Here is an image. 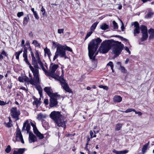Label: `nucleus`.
Returning a JSON list of instances; mask_svg holds the SVG:
<instances>
[{"instance_id":"obj_8","label":"nucleus","mask_w":154,"mask_h":154,"mask_svg":"<svg viewBox=\"0 0 154 154\" xmlns=\"http://www.w3.org/2000/svg\"><path fill=\"white\" fill-rule=\"evenodd\" d=\"M11 113L13 118L15 119L16 121L19 120V116L20 112L19 110H17V107L12 108L11 109Z\"/></svg>"},{"instance_id":"obj_18","label":"nucleus","mask_w":154,"mask_h":154,"mask_svg":"<svg viewBox=\"0 0 154 154\" xmlns=\"http://www.w3.org/2000/svg\"><path fill=\"white\" fill-rule=\"evenodd\" d=\"M46 117V115L42 113L38 114L37 116V119L39 120H43Z\"/></svg>"},{"instance_id":"obj_35","label":"nucleus","mask_w":154,"mask_h":154,"mask_svg":"<svg viewBox=\"0 0 154 154\" xmlns=\"http://www.w3.org/2000/svg\"><path fill=\"white\" fill-rule=\"evenodd\" d=\"M120 69L121 71V72L123 73H126L127 72V70L125 68L122 66L121 65L120 66Z\"/></svg>"},{"instance_id":"obj_11","label":"nucleus","mask_w":154,"mask_h":154,"mask_svg":"<svg viewBox=\"0 0 154 154\" xmlns=\"http://www.w3.org/2000/svg\"><path fill=\"white\" fill-rule=\"evenodd\" d=\"M16 139L17 141H21L22 143H24V141L20 130L18 128L16 131Z\"/></svg>"},{"instance_id":"obj_5","label":"nucleus","mask_w":154,"mask_h":154,"mask_svg":"<svg viewBox=\"0 0 154 154\" xmlns=\"http://www.w3.org/2000/svg\"><path fill=\"white\" fill-rule=\"evenodd\" d=\"M59 56L61 57H63L65 59L68 58L66 56L64 47L63 45L58 44L57 47V50L55 55L53 58V60H54Z\"/></svg>"},{"instance_id":"obj_64","label":"nucleus","mask_w":154,"mask_h":154,"mask_svg":"<svg viewBox=\"0 0 154 154\" xmlns=\"http://www.w3.org/2000/svg\"><path fill=\"white\" fill-rule=\"evenodd\" d=\"M31 10L33 12V14L36 12V11H35L34 9V8H32L31 9Z\"/></svg>"},{"instance_id":"obj_63","label":"nucleus","mask_w":154,"mask_h":154,"mask_svg":"<svg viewBox=\"0 0 154 154\" xmlns=\"http://www.w3.org/2000/svg\"><path fill=\"white\" fill-rule=\"evenodd\" d=\"M129 61V59L128 58H127L125 61V63L126 64H127L128 63Z\"/></svg>"},{"instance_id":"obj_13","label":"nucleus","mask_w":154,"mask_h":154,"mask_svg":"<svg viewBox=\"0 0 154 154\" xmlns=\"http://www.w3.org/2000/svg\"><path fill=\"white\" fill-rule=\"evenodd\" d=\"M44 90L50 97H56L57 96V93H52V90L50 87H45L44 88Z\"/></svg>"},{"instance_id":"obj_29","label":"nucleus","mask_w":154,"mask_h":154,"mask_svg":"<svg viewBox=\"0 0 154 154\" xmlns=\"http://www.w3.org/2000/svg\"><path fill=\"white\" fill-rule=\"evenodd\" d=\"M154 13L151 11H149L145 15V18L147 19L150 18L152 17Z\"/></svg>"},{"instance_id":"obj_30","label":"nucleus","mask_w":154,"mask_h":154,"mask_svg":"<svg viewBox=\"0 0 154 154\" xmlns=\"http://www.w3.org/2000/svg\"><path fill=\"white\" fill-rule=\"evenodd\" d=\"M122 124L118 123L115 126V130L116 131L119 130L122 128Z\"/></svg>"},{"instance_id":"obj_58","label":"nucleus","mask_w":154,"mask_h":154,"mask_svg":"<svg viewBox=\"0 0 154 154\" xmlns=\"http://www.w3.org/2000/svg\"><path fill=\"white\" fill-rule=\"evenodd\" d=\"M38 91L39 92V95H40V97L42 96V89H38Z\"/></svg>"},{"instance_id":"obj_26","label":"nucleus","mask_w":154,"mask_h":154,"mask_svg":"<svg viewBox=\"0 0 154 154\" xmlns=\"http://www.w3.org/2000/svg\"><path fill=\"white\" fill-rule=\"evenodd\" d=\"M149 142H148L147 143L145 144L143 146L142 149V152L143 154L145 153L147 150L148 146L149 145Z\"/></svg>"},{"instance_id":"obj_20","label":"nucleus","mask_w":154,"mask_h":154,"mask_svg":"<svg viewBox=\"0 0 154 154\" xmlns=\"http://www.w3.org/2000/svg\"><path fill=\"white\" fill-rule=\"evenodd\" d=\"M122 98L120 96L115 95L113 98V100L114 102L119 103L122 100Z\"/></svg>"},{"instance_id":"obj_55","label":"nucleus","mask_w":154,"mask_h":154,"mask_svg":"<svg viewBox=\"0 0 154 154\" xmlns=\"http://www.w3.org/2000/svg\"><path fill=\"white\" fill-rule=\"evenodd\" d=\"M135 112V113L136 114H138L139 116H141L142 115V113L140 112H137L135 110V111H134Z\"/></svg>"},{"instance_id":"obj_10","label":"nucleus","mask_w":154,"mask_h":154,"mask_svg":"<svg viewBox=\"0 0 154 154\" xmlns=\"http://www.w3.org/2000/svg\"><path fill=\"white\" fill-rule=\"evenodd\" d=\"M131 25H134V29L133 30V33L134 36H136L137 35V34H138L140 32V27L139 26V24L137 22L132 23Z\"/></svg>"},{"instance_id":"obj_61","label":"nucleus","mask_w":154,"mask_h":154,"mask_svg":"<svg viewBox=\"0 0 154 154\" xmlns=\"http://www.w3.org/2000/svg\"><path fill=\"white\" fill-rule=\"evenodd\" d=\"M20 89H22V90H24V91H27V90L26 88L25 87H21L20 88Z\"/></svg>"},{"instance_id":"obj_9","label":"nucleus","mask_w":154,"mask_h":154,"mask_svg":"<svg viewBox=\"0 0 154 154\" xmlns=\"http://www.w3.org/2000/svg\"><path fill=\"white\" fill-rule=\"evenodd\" d=\"M50 116L55 122L62 117L60 112L55 111L52 112L50 114Z\"/></svg>"},{"instance_id":"obj_36","label":"nucleus","mask_w":154,"mask_h":154,"mask_svg":"<svg viewBox=\"0 0 154 154\" xmlns=\"http://www.w3.org/2000/svg\"><path fill=\"white\" fill-rule=\"evenodd\" d=\"M135 110L134 109H131V108H129L127 109L126 111H121L122 112H125V113H128L129 112H134L135 111Z\"/></svg>"},{"instance_id":"obj_24","label":"nucleus","mask_w":154,"mask_h":154,"mask_svg":"<svg viewBox=\"0 0 154 154\" xmlns=\"http://www.w3.org/2000/svg\"><path fill=\"white\" fill-rule=\"evenodd\" d=\"M148 33L150 34L149 39H152L154 38V29H150L148 31Z\"/></svg>"},{"instance_id":"obj_23","label":"nucleus","mask_w":154,"mask_h":154,"mask_svg":"<svg viewBox=\"0 0 154 154\" xmlns=\"http://www.w3.org/2000/svg\"><path fill=\"white\" fill-rule=\"evenodd\" d=\"M44 51H45V55L47 54L49 58L50 59L51 56V53L50 49L46 47L44 49Z\"/></svg>"},{"instance_id":"obj_59","label":"nucleus","mask_w":154,"mask_h":154,"mask_svg":"<svg viewBox=\"0 0 154 154\" xmlns=\"http://www.w3.org/2000/svg\"><path fill=\"white\" fill-rule=\"evenodd\" d=\"M28 82L30 83V84L32 85H33V81L32 78H31L30 79H29V81Z\"/></svg>"},{"instance_id":"obj_31","label":"nucleus","mask_w":154,"mask_h":154,"mask_svg":"<svg viewBox=\"0 0 154 154\" xmlns=\"http://www.w3.org/2000/svg\"><path fill=\"white\" fill-rule=\"evenodd\" d=\"M29 19V18L28 16H26L24 18L23 23L24 26L26 25Z\"/></svg>"},{"instance_id":"obj_15","label":"nucleus","mask_w":154,"mask_h":154,"mask_svg":"<svg viewBox=\"0 0 154 154\" xmlns=\"http://www.w3.org/2000/svg\"><path fill=\"white\" fill-rule=\"evenodd\" d=\"M56 97H50V106L51 107H53L56 105L57 104V99L55 98Z\"/></svg>"},{"instance_id":"obj_34","label":"nucleus","mask_w":154,"mask_h":154,"mask_svg":"<svg viewBox=\"0 0 154 154\" xmlns=\"http://www.w3.org/2000/svg\"><path fill=\"white\" fill-rule=\"evenodd\" d=\"M33 105H36V106L37 107L38 105L40 104V101L37 99H35V101L33 102Z\"/></svg>"},{"instance_id":"obj_4","label":"nucleus","mask_w":154,"mask_h":154,"mask_svg":"<svg viewBox=\"0 0 154 154\" xmlns=\"http://www.w3.org/2000/svg\"><path fill=\"white\" fill-rule=\"evenodd\" d=\"M113 42L114 44H113L112 52L115 54L114 57H116L121 54L124 46L120 42L114 41Z\"/></svg>"},{"instance_id":"obj_14","label":"nucleus","mask_w":154,"mask_h":154,"mask_svg":"<svg viewBox=\"0 0 154 154\" xmlns=\"http://www.w3.org/2000/svg\"><path fill=\"white\" fill-rule=\"evenodd\" d=\"M55 122L57 126L59 127H62L65 128L66 126L65 121L62 117L56 121Z\"/></svg>"},{"instance_id":"obj_37","label":"nucleus","mask_w":154,"mask_h":154,"mask_svg":"<svg viewBox=\"0 0 154 154\" xmlns=\"http://www.w3.org/2000/svg\"><path fill=\"white\" fill-rule=\"evenodd\" d=\"M36 47H40V45L36 40H34L33 41L32 43Z\"/></svg>"},{"instance_id":"obj_57","label":"nucleus","mask_w":154,"mask_h":154,"mask_svg":"<svg viewBox=\"0 0 154 154\" xmlns=\"http://www.w3.org/2000/svg\"><path fill=\"white\" fill-rule=\"evenodd\" d=\"M121 22L122 23V26L121 27V30H122V31H124V25L123 22L121 20Z\"/></svg>"},{"instance_id":"obj_28","label":"nucleus","mask_w":154,"mask_h":154,"mask_svg":"<svg viewBox=\"0 0 154 154\" xmlns=\"http://www.w3.org/2000/svg\"><path fill=\"white\" fill-rule=\"evenodd\" d=\"M100 28L103 30H105L109 28V26L106 23H103L100 25Z\"/></svg>"},{"instance_id":"obj_47","label":"nucleus","mask_w":154,"mask_h":154,"mask_svg":"<svg viewBox=\"0 0 154 154\" xmlns=\"http://www.w3.org/2000/svg\"><path fill=\"white\" fill-rule=\"evenodd\" d=\"M107 66H110L111 68L112 67H113V63L111 61H110L107 64Z\"/></svg>"},{"instance_id":"obj_21","label":"nucleus","mask_w":154,"mask_h":154,"mask_svg":"<svg viewBox=\"0 0 154 154\" xmlns=\"http://www.w3.org/2000/svg\"><path fill=\"white\" fill-rule=\"evenodd\" d=\"M25 151V149L24 148L19 149L18 151L14 150L13 154H23Z\"/></svg>"},{"instance_id":"obj_6","label":"nucleus","mask_w":154,"mask_h":154,"mask_svg":"<svg viewBox=\"0 0 154 154\" xmlns=\"http://www.w3.org/2000/svg\"><path fill=\"white\" fill-rule=\"evenodd\" d=\"M112 45L109 40L103 41L99 48L100 52L103 54L107 53L110 49Z\"/></svg>"},{"instance_id":"obj_52","label":"nucleus","mask_w":154,"mask_h":154,"mask_svg":"<svg viewBox=\"0 0 154 154\" xmlns=\"http://www.w3.org/2000/svg\"><path fill=\"white\" fill-rule=\"evenodd\" d=\"M33 14L34 16L35 17L36 19H39V17L38 16V14L36 12L34 13Z\"/></svg>"},{"instance_id":"obj_32","label":"nucleus","mask_w":154,"mask_h":154,"mask_svg":"<svg viewBox=\"0 0 154 154\" xmlns=\"http://www.w3.org/2000/svg\"><path fill=\"white\" fill-rule=\"evenodd\" d=\"M98 23V22H96L92 24L91 27V31H94Z\"/></svg>"},{"instance_id":"obj_45","label":"nucleus","mask_w":154,"mask_h":154,"mask_svg":"<svg viewBox=\"0 0 154 154\" xmlns=\"http://www.w3.org/2000/svg\"><path fill=\"white\" fill-rule=\"evenodd\" d=\"M41 11L43 12V13H42V14L44 16H45V9L44 8H43V6H42V8H41Z\"/></svg>"},{"instance_id":"obj_44","label":"nucleus","mask_w":154,"mask_h":154,"mask_svg":"<svg viewBox=\"0 0 154 154\" xmlns=\"http://www.w3.org/2000/svg\"><path fill=\"white\" fill-rule=\"evenodd\" d=\"M93 132L92 131H90V134L91 136V138H92L94 137H96V134L93 135Z\"/></svg>"},{"instance_id":"obj_49","label":"nucleus","mask_w":154,"mask_h":154,"mask_svg":"<svg viewBox=\"0 0 154 154\" xmlns=\"http://www.w3.org/2000/svg\"><path fill=\"white\" fill-rule=\"evenodd\" d=\"M18 80L20 82H24V77H19L18 78Z\"/></svg>"},{"instance_id":"obj_38","label":"nucleus","mask_w":154,"mask_h":154,"mask_svg":"<svg viewBox=\"0 0 154 154\" xmlns=\"http://www.w3.org/2000/svg\"><path fill=\"white\" fill-rule=\"evenodd\" d=\"M23 57H27V49H26V47H25L24 48V50H23Z\"/></svg>"},{"instance_id":"obj_27","label":"nucleus","mask_w":154,"mask_h":154,"mask_svg":"<svg viewBox=\"0 0 154 154\" xmlns=\"http://www.w3.org/2000/svg\"><path fill=\"white\" fill-rule=\"evenodd\" d=\"M140 29L142 33L148 32L147 27L145 26L141 25L140 26Z\"/></svg>"},{"instance_id":"obj_3","label":"nucleus","mask_w":154,"mask_h":154,"mask_svg":"<svg viewBox=\"0 0 154 154\" xmlns=\"http://www.w3.org/2000/svg\"><path fill=\"white\" fill-rule=\"evenodd\" d=\"M101 42L102 40L100 38H97L92 40L88 44V55L90 58L92 60H94L95 56L97 54L98 52L96 53L95 55L94 56V54Z\"/></svg>"},{"instance_id":"obj_53","label":"nucleus","mask_w":154,"mask_h":154,"mask_svg":"<svg viewBox=\"0 0 154 154\" xmlns=\"http://www.w3.org/2000/svg\"><path fill=\"white\" fill-rule=\"evenodd\" d=\"M125 50L129 54H130L131 53V51H130L129 48L127 47H125Z\"/></svg>"},{"instance_id":"obj_46","label":"nucleus","mask_w":154,"mask_h":154,"mask_svg":"<svg viewBox=\"0 0 154 154\" xmlns=\"http://www.w3.org/2000/svg\"><path fill=\"white\" fill-rule=\"evenodd\" d=\"M99 87L101 88H103V89H105L106 90H107L108 89V87H107L102 85H100Z\"/></svg>"},{"instance_id":"obj_12","label":"nucleus","mask_w":154,"mask_h":154,"mask_svg":"<svg viewBox=\"0 0 154 154\" xmlns=\"http://www.w3.org/2000/svg\"><path fill=\"white\" fill-rule=\"evenodd\" d=\"M31 125L33 127V130L34 133L38 137L39 139L43 138L44 137L43 134L41 133L38 130L36 126L33 123H32Z\"/></svg>"},{"instance_id":"obj_16","label":"nucleus","mask_w":154,"mask_h":154,"mask_svg":"<svg viewBox=\"0 0 154 154\" xmlns=\"http://www.w3.org/2000/svg\"><path fill=\"white\" fill-rule=\"evenodd\" d=\"M37 141V138L32 133H29V141L31 143Z\"/></svg>"},{"instance_id":"obj_39","label":"nucleus","mask_w":154,"mask_h":154,"mask_svg":"<svg viewBox=\"0 0 154 154\" xmlns=\"http://www.w3.org/2000/svg\"><path fill=\"white\" fill-rule=\"evenodd\" d=\"M11 150V148L10 145H8L5 150V151L8 153H9Z\"/></svg>"},{"instance_id":"obj_7","label":"nucleus","mask_w":154,"mask_h":154,"mask_svg":"<svg viewBox=\"0 0 154 154\" xmlns=\"http://www.w3.org/2000/svg\"><path fill=\"white\" fill-rule=\"evenodd\" d=\"M58 80L65 90L69 93L72 92V91L70 89L68 85L66 82V80L63 77H59Z\"/></svg>"},{"instance_id":"obj_50","label":"nucleus","mask_w":154,"mask_h":154,"mask_svg":"<svg viewBox=\"0 0 154 154\" xmlns=\"http://www.w3.org/2000/svg\"><path fill=\"white\" fill-rule=\"evenodd\" d=\"M6 124V126L7 127L10 128L12 126V124H11V123L8 122L7 123H5Z\"/></svg>"},{"instance_id":"obj_22","label":"nucleus","mask_w":154,"mask_h":154,"mask_svg":"<svg viewBox=\"0 0 154 154\" xmlns=\"http://www.w3.org/2000/svg\"><path fill=\"white\" fill-rule=\"evenodd\" d=\"M142 33V37L140 39L141 42H143L146 40L148 37V32L143 33Z\"/></svg>"},{"instance_id":"obj_60","label":"nucleus","mask_w":154,"mask_h":154,"mask_svg":"<svg viewBox=\"0 0 154 154\" xmlns=\"http://www.w3.org/2000/svg\"><path fill=\"white\" fill-rule=\"evenodd\" d=\"M25 41L23 39L21 41V46L22 47H23L24 46Z\"/></svg>"},{"instance_id":"obj_54","label":"nucleus","mask_w":154,"mask_h":154,"mask_svg":"<svg viewBox=\"0 0 154 154\" xmlns=\"http://www.w3.org/2000/svg\"><path fill=\"white\" fill-rule=\"evenodd\" d=\"M24 82H28L29 81V79L28 78V77H27L26 76H24Z\"/></svg>"},{"instance_id":"obj_56","label":"nucleus","mask_w":154,"mask_h":154,"mask_svg":"<svg viewBox=\"0 0 154 154\" xmlns=\"http://www.w3.org/2000/svg\"><path fill=\"white\" fill-rule=\"evenodd\" d=\"M44 102L46 105H48V99H45L44 100Z\"/></svg>"},{"instance_id":"obj_19","label":"nucleus","mask_w":154,"mask_h":154,"mask_svg":"<svg viewBox=\"0 0 154 154\" xmlns=\"http://www.w3.org/2000/svg\"><path fill=\"white\" fill-rule=\"evenodd\" d=\"M112 152L116 154H125L129 152L128 150H124L123 151H118L114 149L112 151Z\"/></svg>"},{"instance_id":"obj_40","label":"nucleus","mask_w":154,"mask_h":154,"mask_svg":"<svg viewBox=\"0 0 154 154\" xmlns=\"http://www.w3.org/2000/svg\"><path fill=\"white\" fill-rule=\"evenodd\" d=\"M114 28L115 29H117L118 28L117 23L115 21H113Z\"/></svg>"},{"instance_id":"obj_48","label":"nucleus","mask_w":154,"mask_h":154,"mask_svg":"<svg viewBox=\"0 0 154 154\" xmlns=\"http://www.w3.org/2000/svg\"><path fill=\"white\" fill-rule=\"evenodd\" d=\"M64 31V29H58L57 32L59 34H61L62 33H63Z\"/></svg>"},{"instance_id":"obj_1","label":"nucleus","mask_w":154,"mask_h":154,"mask_svg":"<svg viewBox=\"0 0 154 154\" xmlns=\"http://www.w3.org/2000/svg\"><path fill=\"white\" fill-rule=\"evenodd\" d=\"M31 54L32 58V64L33 66V67L29 63L27 57H24V60L26 64L29 66L30 69L32 72L34 76V78L35 82L36 83H38L39 82L38 70L39 68L38 64V63L37 62V59L35 57L34 54L32 51H31Z\"/></svg>"},{"instance_id":"obj_41","label":"nucleus","mask_w":154,"mask_h":154,"mask_svg":"<svg viewBox=\"0 0 154 154\" xmlns=\"http://www.w3.org/2000/svg\"><path fill=\"white\" fill-rule=\"evenodd\" d=\"M63 46L64 47L65 51L67 50L69 51L72 52V50L69 47L67 46L66 45H63Z\"/></svg>"},{"instance_id":"obj_33","label":"nucleus","mask_w":154,"mask_h":154,"mask_svg":"<svg viewBox=\"0 0 154 154\" xmlns=\"http://www.w3.org/2000/svg\"><path fill=\"white\" fill-rule=\"evenodd\" d=\"M23 51V49H22L21 51H19L18 52H16L15 53V55L16 56V59L18 60L19 59V56L20 54L22 53Z\"/></svg>"},{"instance_id":"obj_2","label":"nucleus","mask_w":154,"mask_h":154,"mask_svg":"<svg viewBox=\"0 0 154 154\" xmlns=\"http://www.w3.org/2000/svg\"><path fill=\"white\" fill-rule=\"evenodd\" d=\"M35 56L37 59V61L38 64L40 65L42 70L45 72V74L52 78L55 79L56 75L55 72L59 67L57 64H56L54 63H52L51 64L49 70V71L46 70L43 65V63L42 62L40 58L39 54L37 51H36Z\"/></svg>"},{"instance_id":"obj_51","label":"nucleus","mask_w":154,"mask_h":154,"mask_svg":"<svg viewBox=\"0 0 154 154\" xmlns=\"http://www.w3.org/2000/svg\"><path fill=\"white\" fill-rule=\"evenodd\" d=\"M6 103L3 101L0 100V105L4 106L6 104Z\"/></svg>"},{"instance_id":"obj_42","label":"nucleus","mask_w":154,"mask_h":154,"mask_svg":"<svg viewBox=\"0 0 154 154\" xmlns=\"http://www.w3.org/2000/svg\"><path fill=\"white\" fill-rule=\"evenodd\" d=\"M92 32H93L91 31H90V32H88L87 33L86 35V37H85V40L87 38H88V37H89L91 35V34H92Z\"/></svg>"},{"instance_id":"obj_62","label":"nucleus","mask_w":154,"mask_h":154,"mask_svg":"<svg viewBox=\"0 0 154 154\" xmlns=\"http://www.w3.org/2000/svg\"><path fill=\"white\" fill-rule=\"evenodd\" d=\"M29 35L31 37H32L33 36V35L32 32H31L29 33Z\"/></svg>"},{"instance_id":"obj_43","label":"nucleus","mask_w":154,"mask_h":154,"mask_svg":"<svg viewBox=\"0 0 154 154\" xmlns=\"http://www.w3.org/2000/svg\"><path fill=\"white\" fill-rule=\"evenodd\" d=\"M23 14L24 13L23 12H18L17 14V17H21L23 16Z\"/></svg>"},{"instance_id":"obj_25","label":"nucleus","mask_w":154,"mask_h":154,"mask_svg":"<svg viewBox=\"0 0 154 154\" xmlns=\"http://www.w3.org/2000/svg\"><path fill=\"white\" fill-rule=\"evenodd\" d=\"M4 55L5 56L8 57V54L5 52V50H3L1 52H0V60H2L3 59V56Z\"/></svg>"},{"instance_id":"obj_17","label":"nucleus","mask_w":154,"mask_h":154,"mask_svg":"<svg viewBox=\"0 0 154 154\" xmlns=\"http://www.w3.org/2000/svg\"><path fill=\"white\" fill-rule=\"evenodd\" d=\"M26 127V130L27 132L29 133V131L30 128V124L28 123V122L26 121L25 122L23 125V126L22 129V131L23 130H25V128Z\"/></svg>"}]
</instances>
